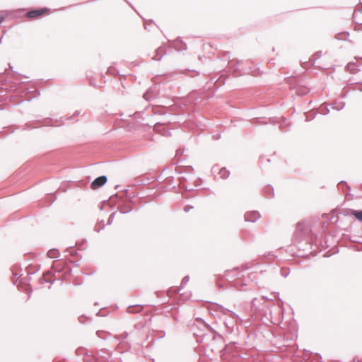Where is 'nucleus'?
Instances as JSON below:
<instances>
[{"label": "nucleus", "mask_w": 362, "mask_h": 362, "mask_svg": "<svg viewBox=\"0 0 362 362\" xmlns=\"http://www.w3.org/2000/svg\"><path fill=\"white\" fill-rule=\"evenodd\" d=\"M49 9L47 8H42L39 9L32 10L26 13L25 16L29 19H37L45 16L49 15Z\"/></svg>", "instance_id": "f257e3e1"}, {"label": "nucleus", "mask_w": 362, "mask_h": 362, "mask_svg": "<svg viewBox=\"0 0 362 362\" xmlns=\"http://www.w3.org/2000/svg\"><path fill=\"white\" fill-rule=\"evenodd\" d=\"M107 182V177L105 176H100L97 177L92 183H91V189H96L103 185H104Z\"/></svg>", "instance_id": "f03ea898"}, {"label": "nucleus", "mask_w": 362, "mask_h": 362, "mask_svg": "<svg viewBox=\"0 0 362 362\" xmlns=\"http://www.w3.org/2000/svg\"><path fill=\"white\" fill-rule=\"evenodd\" d=\"M142 308L140 305L129 306L127 308L129 313H139L141 310Z\"/></svg>", "instance_id": "20e7f679"}, {"label": "nucleus", "mask_w": 362, "mask_h": 362, "mask_svg": "<svg viewBox=\"0 0 362 362\" xmlns=\"http://www.w3.org/2000/svg\"><path fill=\"white\" fill-rule=\"evenodd\" d=\"M352 214L358 221H362V211H353Z\"/></svg>", "instance_id": "423d86ee"}, {"label": "nucleus", "mask_w": 362, "mask_h": 362, "mask_svg": "<svg viewBox=\"0 0 362 362\" xmlns=\"http://www.w3.org/2000/svg\"><path fill=\"white\" fill-rule=\"evenodd\" d=\"M260 217L257 211H250L245 214V218L247 221L254 222Z\"/></svg>", "instance_id": "7ed1b4c3"}, {"label": "nucleus", "mask_w": 362, "mask_h": 362, "mask_svg": "<svg viewBox=\"0 0 362 362\" xmlns=\"http://www.w3.org/2000/svg\"><path fill=\"white\" fill-rule=\"evenodd\" d=\"M218 174L220 175L221 177L226 178L228 176L229 172L226 168H222L220 170Z\"/></svg>", "instance_id": "39448f33"}]
</instances>
